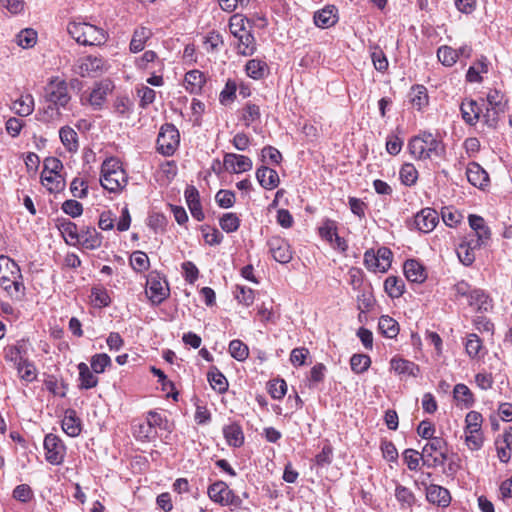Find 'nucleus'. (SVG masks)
<instances>
[{"mask_svg": "<svg viewBox=\"0 0 512 512\" xmlns=\"http://www.w3.org/2000/svg\"><path fill=\"white\" fill-rule=\"evenodd\" d=\"M0 286L14 300H21L25 294L18 264L4 255L0 256Z\"/></svg>", "mask_w": 512, "mask_h": 512, "instance_id": "obj_1", "label": "nucleus"}, {"mask_svg": "<svg viewBox=\"0 0 512 512\" xmlns=\"http://www.w3.org/2000/svg\"><path fill=\"white\" fill-rule=\"evenodd\" d=\"M67 31L81 45H101L106 41V35L101 28L86 22L71 21L67 25Z\"/></svg>", "mask_w": 512, "mask_h": 512, "instance_id": "obj_2", "label": "nucleus"}, {"mask_svg": "<svg viewBox=\"0 0 512 512\" xmlns=\"http://www.w3.org/2000/svg\"><path fill=\"white\" fill-rule=\"evenodd\" d=\"M100 183L109 192H119L127 184V175L116 159L105 160L101 166Z\"/></svg>", "mask_w": 512, "mask_h": 512, "instance_id": "obj_3", "label": "nucleus"}, {"mask_svg": "<svg viewBox=\"0 0 512 512\" xmlns=\"http://www.w3.org/2000/svg\"><path fill=\"white\" fill-rule=\"evenodd\" d=\"M427 440L421 452L423 464L428 467L444 465L447 460L446 441L441 437H432Z\"/></svg>", "mask_w": 512, "mask_h": 512, "instance_id": "obj_4", "label": "nucleus"}, {"mask_svg": "<svg viewBox=\"0 0 512 512\" xmlns=\"http://www.w3.org/2000/svg\"><path fill=\"white\" fill-rule=\"evenodd\" d=\"M209 498L222 506H233L240 508L242 500L223 481H217L208 487Z\"/></svg>", "mask_w": 512, "mask_h": 512, "instance_id": "obj_5", "label": "nucleus"}, {"mask_svg": "<svg viewBox=\"0 0 512 512\" xmlns=\"http://www.w3.org/2000/svg\"><path fill=\"white\" fill-rule=\"evenodd\" d=\"M180 142L178 129L170 123L161 126L157 137V149L165 155L171 156L177 149Z\"/></svg>", "mask_w": 512, "mask_h": 512, "instance_id": "obj_6", "label": "nucleus"}, {"mask_svg": "<svg viewBox=\"0 0 512 512\" xmlns=\"http://www.w3.org/2000/svg\"><path fill=\"white\" fill-rule=\"evenodd\" d=\"M45 98L55 106L65 107L71 99L67 82L58 77L52 78L45 87Z\"/></svg>", "mask_w": 512, "mask_h": 512, "instance_id": "obj_7", "label": "nucleus"}, {"mask_svg": "<svg viewBox=\"0 0 512 512\" xmlns=\"http://www.w3.org/2000/svg\"><path fill=\"white\" fill-rule=\"evenodd\" d=\"M146 294L153 304H160L168 297L169 288L157 274L151 273L147 278Z\"/></svg>", "mask_w": 512, "mask_h": 512, "instance_id": "obj_8", "label": "nucleus"}, {"mask_svg": "<svg viewBox=\"0 0 512 512\" xmlns=\"http://www.w3.org/2000/svg\"><path fill=\"white\" fill-rule=\"evenodd\" d=\"M104 62L102 58L86 56L77 61L74 65V72L81 77L96 76L103 71Z\"/></svg>", "mask_w": 512, "mask_h": 512, "instance_id": "obj_9", "label": "nucleus"}, {"mask_svg": "<svg viewBox=\"0 0 512 512\" xmlns=\"http://www.w3.org/2000/svg\"><path fill=\"white\" fill-rule=\"evenodd\" d=\"M267 245L272 257L279 263L285 264L292 259L290 246L286 240L281 237H271Z\"/></svg>", "mask_w": 512, "mask_h": 512, "instance_id": "obj_10", "label": "nucleus"}, {"mask_svg": "<svg viewBox=\"0 0 512 512\" xmlns=\"http://www.w3.org/2000/svg\"><path fill=\"white\" fill-rule=\"evenodd\" d=\"M46 460L51 464H60L63 461L64 446L62 441L53 434H48L44 439Z\"/></svg>", "mask_w": 512, "mask_h": 512, "instance_id": "obj_11", "label": "nucleus"}, {"mask_svg": "<svg viewBox=\"0 0 512 512\" xmlns=\"http://www.w3.org/2000/svg\"><path fill=\"white\" fill-rule=\"evenodd\" d=\"M439 221L438 213L435 209L424 208L415 216L414 223L418 230L424 233L431 232Z\"/></svg>", "mask_w": 512, "mask_h": 512, "instance_id": "obj_12", "label": "nucleus"}, {"mask_svg": "<svg viewBox=\"0 0 512 512\" xmlns=\"http://www.w3.org/2000/svg\"><path fill=\"white\" fill-rule=\"evenodd\" d=\"M224 167L232 173H242L252 169V161L249 157L234 153H227L223 159Z\"/></svg>", "mask_w": 512, "mask_h": 512, "instance_id": "obj_13", "label": "nucleus"}, {"mask_svg": "<svg viewBox=\"0 0 512 512\" xmlns=\"http://www.w3.org/2000/svg\"><path fill=\"white\" fill-rule=\"evenodd\" d=\"M426 499L428 502L441 507H447L451 502L450 492L446 488L435 484L426 486Z\"/></svg>", "mask_w": 512, "mask_h": 512, "instance_id": "obj_14", "label": "nucleus"}, {"mask_svg": "<svg viewBox=\"0 0 512 512\" xmlns=\"http://www.w3.org/2000/svg\"><path fill=\"white\" fill-rule=\"evenodd\" d=\"M469 225L474 230L476 239L474 246H482L490 238V229L486 226L484 219L478 215L469 216Z\"/></svg>", "mask_w": 512, "mask_h": 512, "instance_id": "obj_15", "label": "nucleus"}, {"mask_svg": "<svg viewBox=\"0 0 512 512\" xmlns=\"http://www.w3.org/2000/svg\"><path fill=\"white\" fill-rule=\"evenodd\" d=\"M102 238L94 227H86L80 231L78 243L85 249L95 250L101 246Z\"/></svg>", "mask_w": 512, "mask_h": 512, "instance_id": "obj_16", "label": "nucleus"}, {"mask_svg": "<svg viewBox=\"0 0 512 512\" xmlns=\"http://www.w3.org/2000/svg\"><path fill=\"white\" fill-rule=\"evenodd\" d=\"M404 274L408 281L422 283L427 278L424 266L417 260L410 259L404 263Z\"/></svg>", "mask_w": 512, "mask_h": 512, "instance_id": "obj_17", "label": "nucleus"}, {"mask_svg": "<svg viewBox=\"0 0 512 512\" xmlns=\"http://www.w3.org/2000/svg\"><path fill=\"white\" fill-rule=\"evenodd\" d=\"M467 180L475 187L483 188L488 185V173L477 163L472 162L466 170Z\"/></svg>", "mask_w": 512, "mask_h": 512, "instance_id": "obj_18", "label": "nucleus"}, {"mask_svg": "<svg viewBox=\"0 0 512 512\" xmlns=\"http://www.w3.org/2000/svg\"><path fill=\"white\" fill-rule=\"evenodd\" d=\"M460 109L463 120L469 125H475L483 113V108L475 100L463 101Z\"/></svg>", "mask_w": 512, "mask_h": 512, "instance_id": "obj_19", "label": "nucleus"}, {"mask_svg": "<svg viewBox=\"0 0 512 512\" xmlns=\"http://www.w3.org/2000/svg\"><path fill=\"white\" fill-rule=\"evenodd\" d=\"M185 198L192 216L196 220L202 221L204 219V213L199 200L198 190L194 186H188L185 190Z\"/></svg>", "mask_w": 512, "mask_h": 512, "instance_id": "obj_20", "label": "nucleus"}, {"mask_svg": "<svg viewBox=\"0 0 512 512\" xmlns=\"http://www.w3.org/2000/svg\"><path fill=\"white\" fill-rule=\"evenodd\" d=\"M256 177L259 184L267 190L276 188L279 184L278 173L267 166H261L256 171Z\"/></svg>", "mask_w": 512, "mask_h": 512, "instance_id": "obj_21", "label": "nucleus"}, {"mask_svg": "<svg viewBox=\"0 0 512 512\" xmlns=\"http://www.w3.org/2000/svg\"><path fill=\"white\" fill-rule=\"evenodd\" d=\"M62 429L71 437H76L80 434L81 420L75 410L67 409L65 411L64 418L62 419Z\"/></svg>", "mask_w": 512, "mask_h": 512, "instance_id": "obj_22", "label": "nucleus"}, {"mask_svg": "<svg viewBox=\"0 0 512 512\" xmlns=\"http://www.w3.org/2000/svg\"><path fill=\"white\" fill-rule=\"evenodd\" d=\"M334 6H326L314 15V23L320 28H329L336 24L338 17Z\"/></svg>", "mask_w": 512, "mask_h": 512, "instance_id": "obj_23", "label": "nucleus"}, {"mask_svg": "<svg viewBox=\"0 0 512 512\" xmlns=\"http://www.w3.org/2000/svg\"><path fill=\"white\" fill-rule=\"evenodd\" d=\"M223 435L229 446L240 447L244 443V434L238 423H231L223 428Z\"/></svg>", "mask_w": 512, "mask_h": 512, "instance_id": "obj_24", "label": "nucleus"}, {"mask_svg": "<svg viewBox=\"0 0 512 512\" xmlns=\"http://www.w3.org/2000/svg\"><path fill=\"white\" fill-rule=\"evenodd\" d=\"M390 364L391 369H393L399 375L416 377L420 371L418 365L403 358H393Z\"/></svg>", "mask_w": 512, "mask_h": 512, "instance_id": "obj_25", "label": "nucleus"}, {"mask_svg": "<svg viewBox=\"0 0 512 512\" xmlns=\"http://www.w3.org/2000/svg\"><path fill=\"white\" fill-rule=\"evenodd\" d=\"M111 91V83L109 81H102L94 87L89 96V103L95 107L100 108L104 103L107 94Z\"/></svg>", "mask_w": 512, "mask_h": 512, "instance_id": "obj_26", "label": "nucleus"}, {"mask_svg": "<svg viewBox=\"0 0 512 512\" xmlns=\"http://www.w3.org/2000/svg\"><path fill=\"white\" fill-rule=\"evenodd\" d=\"M474 244V239H470L469 241L460 243L457 247V256L460 262L465 266L471 265L475 260L474 250L480 246H474Z\"/></svg>", "mask_w": 512, "mask_h": 512, "instance_id": "obj_27", "label": "nucleus"}, {"mask_svg": "<svg viewBox=\"0 0 512 512\" xmlns=\"http://www.w3.org/2000/svg\"><path fill=\"white\" fill-rule=\"evenodd\" d=\"M184 81L186 90L191 94H197L205 83V76L199 70H191L186 73Z\"/></svg>", "mask_w": 512, "mask_h": 512, "instance_id": "obj_28", "label": "nucleus"}, {"mask_svg": "<svg viewBox=\"0 0 512 512\" xmlns=\"http://www.w3.org/2000/svg\"><path fill=\"white\" fill-rule=\"evenodd\" d=\"M78 371H79V381L80 385L79 387L81 389H91L97 386L98 384V378L94 375V372L90 370L88 365L86 363H79L78 364Z\"/></svg>", "mask_w": 512, "mask_h": 512, "instance_id": "obj_29", "label": "nucleus"}, {"mask_svg": "<svg viewBox=\"0 0 512 512\" xmlns=\"http://www.w3.org/2000/svg\"><path fill=\"white\" fill-rule=\"evenodd\" d=\"M236 38L238 40L237 50L239 54L243 56L254 54L256 51L255 38L249 30Z\"/></svg>", "mask_w": 512, "mask_h": 512, "instance_id": "obj_30", "label": "nucleus"}, {"mask_svg": "<svg viewBox=\"0 0 512 512\" xmlns=\"http://www.w3.org/2000/svg\"><path fill=\"white\" fill-rule=\"evenodd\" d=\"M58 227L67 244L75 245L78 243L80 232L75 223L70 220H63Z\"/></svg>", "mask_w": 512, "mask_h": 512, "instance_id": "obj_31", "label": "nucleus"}, {"mask_svg": "<svg viewBox=\"0 0 512 512\" xmlns=\"http://www.w3.org/2000/svg\"><path fill=\"white\" fill-rule=\"evenodd\" d=\"M378 329L387 338H395L399 333L398 323L388 315L379 318Z\"/></svg>", "mask_w": 512, "mask_h": 512, "instance_id": "obj_32", "label": "nucleus"}, {"mask_svg": "<svg viewBox=\"0 0 512 512\" xmlns=\"http://www.w3.org/2000/svg\"><path fill=\"white\" fill-rule=\"evenodd\" d=\"M410 102L418 110L428 105V94L427 89L423 85H415L409 92Z\"/></svg>", "mask_w": 512, "mask_h": 512, "instance_id": "obj_33", "label": "nucleus"}, {"mask_svg": "<svg viewBox=\"0 0 512 512\" xmlns=\"http://www.w3.org/2000/svg\"><path fill=\"white\" fill-rule=\"evenodd\" d=\"M151 35L152 33L150 29L146 27L136 29L130 42V50L133 53L142 51L146 41L151 37Z\"/></svg>", "mask_w": 512, "mask_h": 512, "instance_id": "obj_34", "label": "nucleus"}, {"mask_svg": "<svg viewBox=\"0 0 512 512\" xmlns=\"http://www.w3.org/2000/svg\"><path fill=\"white\" fill-rule=\"evenodd\" d=\"M207 377L211 387L218 393H224L227 391L228 381L217 367H211Z\"/></svg>", "mask_w": 512, "mask_h": 512, "instance_id": "obj_35", "label": "nucleus"}, {"mask_svg": "<svg viewBox=\"0 0 512 512\" xmlns=\"http://www.w3.org/2000/svg\"><path fill=\"white\" fill-rule=\"evenodd\" d=\"M41 182L51 193L60 192L65 187V180L60 174L42 173Z\"/></svg>", "mask_w": 512, "mask_h": 512, "instance_id": "obj_36", "label": "nucleus"}, {"mask_svg": "<svg viewBox=\"0 0 512 512\" xmlns=\"http://www.w3.org/2000/svg\"><path fill=\"white\" fill-rule=\"evenodd\" d=\"M12 110L21 117L28 116L33 112L34 100L31 95L21 96L12 104Z\"/></svg>", "mask_w": 512, "mask_h": 512, "instance_id": "obj_37", "label": "nucleus"}, {"mask_svg": "<svg viewBox=\"0 0 512 512\" xmlns=\"http://www.w3.org/2000/svg\"><path fill=\"white\" fill-rule=\"evenodd\" d=\"M408 148L410 154L415 159H429V154L427 153L426 145L424 144V139L422 135L413 137L408 144Z\"/></svg>", "mask_w": 512, "mask_h": 512, "instance_id": "obj_38", "label": "nucleus"}, {"mask_svg": "<svg viewBox=\"0 0 512 512\" xmlns=\"http://www.w3.org/2000/svg\"><path fill=\"white\" fill-rule=\"evenodd\" d=\"M62 144L68 151L74 152L78 149L77 133L70 127H62L59 131Z\"/></svg>", "mask_w": 512, "mask_h": 512, "instance_id": "obj_39", "label": "nucleus"}, {"mask_svg": "<svg viewBox=\"0 0 512 512\" xmlns=\"http://www.w3.org/2000/svg\"><path fill=\"white\" fill-rule=\"evenodd\" d=\"M404 282L402 279L389 276L384 282V289L392 298H398L404 293Z\"/></svg>", "mask_w": 512, "mask_h": 512, "instance_id": "obj_40", "label": "nucleus"}, {"mask_svg": "<svg viewBox=\"0 0 512 512\" xmlns=\"http://www.w3.org/2000/svg\"><path fill=\"white\" fill-rule=\"evenodd\" d=\"M267 70V64L258 59L249 60L246 64L247 75L255 80L264 77Z\"/></svg>", "mask_w": 512, "mask_h": 512, "instance_id": "obj_41", "label": "nucleus"}, {"mask_svg": "<svg viewBox=\"0 0 512 512\" xmlns=\"http://www.w3.org/2000/svg\"><path fill=\"white\" fill-rule=\"evenodd\" d=\"M506 107L501 110L496 109V106L486 105L485 112L482 113L484 123L491 128H495L498 124L500 116L504 114Z\"/></svg>", "mask_w": 512, "mask_h": 512, "instance_id": "obj_42", "label": "nucleus"}, {"mask_svg": "<svg viewBox=\"0 0 512 512\" xmlns=\"http://www.w3.org/2000/svg\"><path fill=\"white\" fill-rule=\"evenodd\" d=\"M229 352L238 361H244L249 356L248 346L241 340H232L229 344Z\"/></svg>", "mask_w": 512, "mask_h": 512, "instance_id": "obj_43", "label": "nucleus"}, {"mask_svg": "<svg viewBox=\"0 0 512 512\" xmlns=\"http://www.w3.org/2000/svg\"><path fill=\"white\" fill-rule=\"evenodd\" d=\"M401 182L406 186H411L416 183L418 179V171L411 163H405L400 170Z\"/></svg>", "mask_w": 512, "mask_h": 512, "instance_id": "obj_44", "label": "nucleus"}, {"mask_svg": "<svg viewBox=\"0 0 512 512\" xmlns=\"http://www.w3.org/2000/svg\"><path fill=\"white\" fill-rule=\"evenodd\" d=\"M37 33L33 29H24L16 36V42L22 48H31L36 44Z\"/></svg>", "mask_w": 512, "mask_h": 512, "instance_id": "obj_45", "label": "nucleus"}, {"mask_svg": "<svg viewBox=\"0 0 512 512\" xmlns=\"http://www.w3.org/2000/svg\"><path fill=\"white\" fill-rule=\"evenodd\" d=\"M437 57L443 65L452 66L458 59V51L451 47L443 46L438 49Z\"/></svg>", "mask_w": 512, "mask_h": 512, "instance_id": "obj_46", "label": "nucleus"}, {"mask_svg": "<svg viewBox=\"0 0 512 512\" xmlns=\"http://www.w3.org/2000/svg\"><path fill=\"white\" fill-rule=\"evenodd\" d=\"M371 364V359L365 354H354L350 359V365L353 372L360 374L365 372Z\"/></svg>", "mask_w": 512, "mask_h": 512, "instance_id": "obj_47", "label": "nucleus"}, {"mask_svg": "<svg viewBox=\"0 0 512 512\" xmlns=\"http://www.w3.org/2000/svg\"><path fill=\"white\" fill-rule=\"evenodd\" d=\"M454 398L458 402H462L466 407H469L473 404V394L470 389L464 384H457L453 390Z\"/></svg>", "mask_w": 512, "mask_h": 512, "instance_id": "obj_48", "label": "nucleus"}, {"mask_svg": "<svg viewBox=\"0 0 512 512\" xmlns=\"http://www.w3.org/2000/svg\"><path fill=\"white\" fill-rule=\"evenodd\" d=\"M90 364L92 371L100 374L105 371L106 367L111 365V358L105 353L95 354L92 356Z\"/></svg>", "mask_w": 512, "mask_h": 512, "instance_id": "obj_49", "label": "nucleus"}, {"mask_svg": "<svg viewBox=\"0 0 512 512\" xmlns=\"http://www.w3.org/2000/svg\"><path fill=\"white\" fill-rule=\"evenodd\" d=\"M16 368L21 379L32 382L36 378V369L28 359L21 361Z\"/></svg>", "mask_w": 512, "mask_h": 512, "instance_id": "obj_50", "label": "nucleus"}, {"mask_svg": "<svg viewBox=\"0 0 512 512\" xmlns=\"http://www.w3.org/2000/svg\"><path fill=\"white\" fill-rule=\"evenodd\" d=\"M130 264L135 271L142 272L149 268V258L142 251H135L130 257Z\"/></svg>", "mask_w": 512, "mask_h": 512, "instance_id": "obj_51", "label": "nucleus"}, {"mask_svg": "<svg viewBox=\"0 0 512 512\" xmlns=\"http://www.w3.org/2000/svg\"><path fill=\"white\" fill-rule=\"evenodd\" d=\"M240 220L235 213H226L220 219V227L227 233L238 230Z\"/></svg>", "mask_w": 512, "mask_h": 512, "instance_id": "obj_52", "label": "nucleus"}, {"mask_svg": "<svg viewBox=\"0 0 512 512\" xmlns=\"http://www.w3.org/2000/svg\"><path fill=\"white\" fill-rule=\"evenodd\" d=\"M133 434L137 439L149 440L155 437L156 430L152 429L147 421H144L133 426Z\"/></svg>", "mask_w": 512, "mask_h": 512, "instance_id": "obj_53", "label": "nucleus"}, {"mask_svg": "<svg viewBox=\"0 0 512 512\" xmlns=\"http://www.w3.org/2000/svg\"><path fill=\"white\" fill-rule=\"evenodd\" d=\"M465 349L468 355L472 358L479 356L482 349V341L477 334H469L465 343Z\"/></svg>", "mask_w": 512, "mask_h": 512, "instance_id": "obj_54", "label": "nucleus"}, {"mask_svg": "<svg viewBox=\"0 0 512 512\" xmlns=\"http://www.w3.org/2000/svg\"><path fill=\"white\" fill-rule=\"evenodd\" d=\"M245 21L246 19L240 14H235L230 18L229 29L235 38L248 31L245 27Z\"/></svg>", "mask_w": 512, "mask_h": 512, "instance_id": "obj_55", "label": "nucleus"}, {"mask_svg": "<svg viewBox=\"0 0 512 512\" xmlns=\"http://www.w3.org/2000/svg\"><path fill=\"white\" fill-rule=\"evenodd\" d=\"M260 108L258 105L253 103H247L243 109L242 120L246 126L255 122L260 118Z\"/></svg>", "mask_w": 512, "mask_h": 512, "instance_id": "obj_56", "label": "nucleus"}, {"mask_svg": "<svg viewBox=\"0 0 512 512\" xmlns=\"http://www.w3.org/2000/svg\"><path fill=\"white\" fill-rule=\"evenodd\" d=\"M236 90H237V85H236L235 81L229 79L226 82V85H225L224 89L221 91L220 96H219V100H220L221 104L227 105V104L233 102L236 97Z\"/></svg>", "mask_w": 512, "mask_h": 512, "instance_id": "obj_57", "label": "nucleus"}, {"mask_svg": "<svg viewBox=\"0 0 512 512\" xmlns=\"http://www.w3.org/2000/svg\"><path fill=\"white\" fill-rule=\"evenodd\" d=\"M268 391L272 398L281 399L287 392V384L283 379H275L269 382Z\"/></svg>", "mask_w": 512, "mask_h": 512, "instance_id": "obj_58", "label": "nucleus"}, {"mask_svg": "<svg viewBox=\"0 0 512 512\" xmlns=\"http://www.w3.org/2000/svg\"><path fill=\"white\" fill-rule=\"evenodd\" d=\"M470 305L476 306L478 310H487L489 297L481 290H473L470 293Z\"/></svg>", "mask_w": 512, "mask_h": 512, "instance_id": "obj_59", "label": "nucleus"}, {"mask_svg": "<svg viewBox=\"0 0 512 512\" xmlns=\"http://www.w3.org/2000/svg\"><path fill=\"white\" fill-rule=\"evenodd\" d=\"M235 297L239 303L250 306L254 302V291L245 286H237Z\"/></svg>", "mask_w": 512, "mask_h": 512, "instance_id": "obj_60", "label": "nucleus"}, {"mask_svg": "<svg viewBox=\"0 0 512 512\" xmlns=\"http://www.w3.org/2000/svg\"><path fill=\"white\" fill-rule=\"evenodd\" d=\"M482 415L477 411H470L465 418L466 429L472 432H479L481 430Z\"/></svg>", "mask_w": 512, "mask_h": 512, "instance_id": "obj_61", "label": "nucleus"}, {"mask_svg": "<svg viewBox=\"0 0 512 512\" xmlns=\"http://www.w3.org/2000/svg\"><path fill=\"white\" fill-rule=\"evenodd\" d=\"M420 459L421 454L414 449H406L403 452V460L407 464L409 470H417Z\"/></svg>", "mask_w": 512, "mask_h": 512, "instance_id": "obj_62", "label": "nucleus"}, {"mask_svg": "<svg viewBox=\"0 0 512 512\" xmlns=\"http://www.w3.org/2000/svg\"><path fill=\"white\" fill-rule=\"evenodd\" d=\"M216 202L222 208H230L235 202V195L229 190H220L216 194Z\"/></svg>", "mask_w": 512, "mask_h": 512, "instance_id": "obj_63", "label": "nucleus"}, {"mask_svg": "<svg viewBox=\"0 0 512 512\" xmlns=\"http://www.w3.org/2000/svg\"><path fill=\"white\" fill-rule=\"evenodd\" d=\"M62 210L67 215H69L73 218H76L82 214L83 206L80 202L70 199V200H66L62 204Z\"/></svg>", "mask_w": 512, "mask_h": 512, "instance_id": "obj_64", "label": "nucleus"}]
</instances>
